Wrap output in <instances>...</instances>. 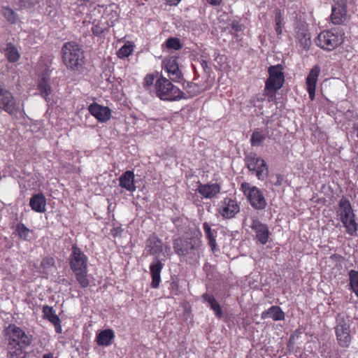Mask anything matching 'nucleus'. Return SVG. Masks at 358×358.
<instances>
[{"label": "nucleus", "instance_id": "obj_19", "mask_svg": "<svg viewBox=\"0 0 358 358\" xmlns=\"http://www.w3.org/2000/svg\"><path fill=\"white\" fill-rule=\"evenodd\" d=\"M320 72V67L318 66H315L310 70L306 78L307 90L309 94V97L312 101L315 99V87Z\"/></svg>", "mask_w": 358, "mask_h": 358}, {"label": "nucleus", "instance_id": "obj_58", "mask_svg": "<svg viewBox=\"0 0 358 358\" xmlns=\"http://www.w3.org/2000/svg\"><path fill=\"white\" fill-rule=\"evenodd\" d=\"M357 169H358V165H357Z\"/></svg>", "mask_w": 358, "mask_h": 358}, {"label": "nucleus", "instance_id": "obj_39", "mask_svg": "<svg viewBox=\"0 0 358 358\" xmlns=\"http://www.w3.org/2000/svg\"><path fill=\"white\" fill-rule=\"evenodd\" d=\"M166 47L173 50H179L182 48L180 40L177 38H170L166 42Z\"/></svg>", "mask_w": 358, "mask_h": 358}, {"label": "nucleus", "instance_id": "obj_49", "mask_svg": "<svg viewBox=\"0 0 358 358\" xmlns=\"http://www.w3.org/2000/svg\"><path fill=\"white\" fill-rule=\"evenodd\" d=\"M210 4L213 6L220 5L222 0H206Z\"/></svg>", "mask_w": 358, "mask_h": 358}, {"label": "nucleus", "instance_id": "obj_26", "mask_svg": "<svg viewBox=\"0 0 358 358\" xmlns=\"http://www.w3.org/2000/svg\"><path fill=\"white\" fill-rule=\"evenodd\" d=\"M115 335L112 329H108L101 331L96 336V343L99 345L108 346Z\"/></svg>", "mask_w": 358, "mask_h": 358}, {"label": "nucleus", "instance_id": "obj_21", "mask_svg": "<svg viewBox=\"0 0 358 358\" xmlns=\"http://www.w3.org/2000/svg\"><path fill=\"white\" fill-rule=\"evenodd\" d=\"M220 186L217 183L203 185L199 182L197 191L206 199H212L220 192Z\"/></svg>", "mask_w": 358, "mask_h": 358}, {"label": "nucleus", "instance_id": "obj_44", "mask_svg": "<svg viewBox=\"0 0 358 358\" xmlns=\"http://www.w3.org/2000/svg\"><path fill=\"white\" fill-rule=\"evenodd\" d=\"M252 187L248 182H243L241 184V189L243 190L245 195L248 196V193H250V190H252Z\"/></svg>", "mask_w": 358, "mask_h": 358}, {"label": "nucleus", "instance_id": "obj_55", "mask_svg": "<svg viewBox=\"0 0 358 358\" xmlns=\"http://www.w3.org/2000/svg\"><path fill=\"white\" fill-rule=\"evenodd\" d=\"M276 185H280V178H278V182L275 183Z\"/></svg>", "mask_w": 358, "mask_h": 358}, {"label": "nucleus", "instance_id": "obj_43", "mask_svg": "<svg viewBox=\"0 0 358 358\" xmlns=\"http://www.w3.org/2000/svg\"><path fill=\"white\" fill-rule=\"evenodd\" d=\"M203 230L206 234L208 239L214 237L212 230L210 229V227L208 222L203 223Z\"/></svg>", "mask_w": 358, "mask_h": 358}, {"label": "nucleus", "instance_id": "obj_57", "mask_svg": "<svg viewBox=\"0 0 358 358\" xmlns=\"http://www.w3.org/2000/svg\"><path fill=\"white\" fill-rule=\"evenodd\" d=\"M290 343H291V338H289V340L287 341V346H289Z\"/></svg>", "mask_w": 358, "mask_h": 358}, {"label": "nucleus", "instance_id": "obj_3", "mask_svg": "<svg viewBox=\"0 0 358 358\" xmlns=\"http://www.w3.org/2000/svg\"><path fill=\"white\" fill-rule=\"evenodd\" d=\"M157 96L162 100L174 101L188 96L184 92L174 86L166 78L161 76L155 83Z\"/></svg>", "mask_w": 358, "mask_h": 358}, {"label": "nucleus", "instance_id": "obj_30", "mask_svg": "<svg viewBox=\"0 0 358 358\" xmlns=\"http://www.w3.org/2000/svg\"><path fill=\"white\" fill-rule=\"evenodd\" d=\"M348 234L355 235L357 229V224L355 222V217H349L341 220Z\"/></svg>", "mask_w": 358, "mask_h": 358}, {"label": "nucleus", "instance_id": "obj_4", "mask_svg": "<svg viewBox=\"0 0 358 358\" xmlns=\"http://www.w3.org/2000/svg\"><path fill=\"white\" fill-rule=\"evenodd\" d=\"M268 78L265 83V94L273 97L284 83L285 76L280 64L271 66L268 70Z\"/></svg>", "mask_w": 358, "mask_h": 358}, {"label": "nucleus", "instance_id": "obj_33", "mask_svg": "<svg viewBox=\"0 0 358 358\" xmlns=\"http://www.w3.org/2000/svg\"><path fill=\"white\" fill-rule=\"evenodd\" d=\"M73 273L76 275V280H77L78 282L82 287L85 288V287H87L89 286L90 281H89V280L87 278V269L85 270V271L73 272Z\"/></svg>", "mask_w": 358, "mask_h": 358}, {"label": "nucleus", "instance_id": "obj_53", "mask_svg": "<svg viewBox=\"0 0 358 358\" xmlns=\"http://www.w3.org/2000/svg\"><path fill=\"white\" fill-rule=\"evenodd\" d=\"M275 30L278 34H280L282 32L281 26H276Z\"/></svg>", "mask_w": 358, "mask_h": 358}, {"label": "nucleus", "instance_id": "obj_42", "mask_svg": "<svg viewBox=\"0 0 358 358\" xmlns=\"http://www.w3.org/2000/svg\"><path fill=\"white\" fill-rule=\"evenodd\" d=\"M3 15L8 20V21L14 22L15 20L13 10L9 8H4Z\"/></svg>", "mask_w": 358, "mask_h": 358}, {"label": "nucleus", "instance_id": "obj_34", "mask_svg": "<svg viewBox=\"0 0 358 358\" xmlns=\"http://www.w3.org/2000/svg\"><path fill=\"white\" fill-rule=\"evenodd\" d=\"M349 276L350 287L357 296H358V271L351 270L349 273Z\"/></svg>", "mask_w": 358, "mask_h": 358}, {"label": "nucleus", "instance_id": "obj_48", "mask_svg": "<svg viewBox=\"0 0 358 358\" xmlns=\"http://www.w3.org/2000/svg\"><path fill=\"white\" fill-rule=\"evenodd\" d=\"M208 241H209V244H210V247H211V248H212V249L213 250V249H214V248H215V245H216V241H215V237H213V238H209V239H208Z\"/></svg>", "mask_w": 358, "mask_h": 358}, {"label": "nucleus", "instance_id": "obj_35", "mask_svg": "<svg viewBox=\"0 0 358 358\" xmlns=\"http://www.w3.org/2000/svg\"><path fill=\"white\" fill-rule=\"evenodd\" d=\"M266 136L258 130L255 131L251 136V144L253 146H259L265 140Z\"/></svg>", "mask_w": 358, "mask_h": 358}, {"label": "nucleus", "instance_id": "obj_25", "mask_svg": "<svg viewBox=\"0 0 358 358\" xmlns=\"http://www.w3.org/2000/svg\"><path fill=\"white\" fill-rule=\"evenodd\" d=\"M336 332H350L349 317L343 313H338L336 317Z\"/></svg>", "mask_w": 358, "mask_h": 358}, {"label": "nucleus", "instance_id": "obj_5", "mask_svg": "<svg viewBox=\"0 0 358 358\" xmlns=\"http://www.w3.org/2000/svg\"><path fill=\"white\" fill-rule=\"evenodd\" d=\"M296 48L302 55L309 50L312 42L310 34L307 29V24L304 20H300L294 24Z\"/></svg>", "mask_w": 358, "mask_h": 358}, {"label": "nucleus", "instance_id": "obj_17", "mask_svg": "<svg viewBox=\"0 0 358 358\" xmlns=\"http://www.w3.org/2000/svg\"><path fill=\"white\" fill-rule=\"evenodd\" d=\"M145 251L147 255H156L162 252V241L155 235L150 236L145 241Z\"/></svg>", "mask_w": 358, "mask_h": 358}, {"label": "nucleus", "instance_id": "obj_15", "mask_svg": "<svg viewBox=\"0 0 358 358\" xmlns=\"http://www.w3.org/2000/svg\"><path fill=\"white\" fill-rule=\"evenodd\" d=\"M88 110L90 113L101 122H106L110 120L111 116V110L109 108L102 106L96 103H92L89 106Z\"/></svg>", "mask_w": 358, "mask_h": 358}, {"label": "nucleus", "instance_id": "obj_36", "mask_svg": "<svg viewBox=\"0 0 358 358\" xmlns=\"http://www.w3.org/2000/svg\"><path fill=\"white\" fill-rule=\"evenodd\" d=\"M185 89L186 90L187 94H189L188 96L193 97L194 96H196L201 92V87L193 83H187V85L185 86Z\"/></svg>", "mask_w": 358, "mask_h": 358}, {"label": "nucleus", "instance_id": "obj_20", "mask_svg": "<svg viewBox=\"0 0 358 358\" xmlns=\"http://www.w3.org/2000/svg\"><path fill=\"white\" fill-rule=\"evenodd\" d=\"M134 178L135 175L132 171H127L119 178V185L130 192H134L136 189Z\"/></svg>", "mask_w": 358, "mask_h": 358}, {"label": "nucleus", "instance_id": "obj_11", "mask_svg": "<svg viewBox=\"0 0 358 358\" xmlns=\"http://www.w3.org/2000/svg\"><path fill=\"white\" fill-rule=\"evenodd\" d=\"M347 18L346 0H334L331 20L334 24H341Z\"/></svg>", "mask_w": 358, "mask_h": 358}, {"label": "nucleus", "instance_id": "obj_10", "mask_svg": "<svg viewBox=\"0 0 358 358\" xmlns=\"http://www.w3.org/2000/svg\"><path fill=\"white\" fill-rule=\"evenodd\" d=\"M72 252L69 257L70 267L73 272L87 270V257L76 245H73Z\"/></svg>", "mask_w": 358, "mask_h": 358}, {"label": "nucleus", "instance_id": "obj_46", "mask_svg": "<svg viewBox=\"0 0 358 358\" xmlns=\"http://www.w3.org/2000/svg\"><path fill=\"white\" fill-rule=\"evenodd\" d=\"M231 27L235 31H241L242 30V25L238 21H233Z\"/></svg>", "mask_w": 358, "mask_h": 358}, {"label": "nucleus", "instance_id": "obj_31", "mask_svg": "<svg viewBox=\"0 0 358 358\" xmlns=\"http://www.w3.org/2000/svg\"><path fill=\"white\" fill-rule=\"evenodd\" d=\"M43 313L45 318L48 319L52 324L60 322L59 317L55 314L52 307L45 306L43 308Z\"/></svg>", "mask_w": 358, "mask_h": 358}, {"label": "nucleus", "instance_id": "obj_14", "mask_svg": "<svg viewBox=\"0 0 358 358\" xmlns=\"http://www.w3.org/2000/svg\"><path fill=\"white\" fill-rule=\"evenodd\" d=\"M248 199L251 206L257 210H263L266 206V201L262 191L255 186L248 193Z\"/></svg>", "mask_w": 358, "mask_h": 358}, {"label": "nucleus", "instance_id": "obj_24", "mask_svg": "<svg viewBox=\"0 0 358 358\" xmlns=\"http://www.w3.org/2000/svg\"><path fill=\"white\" fill-rule=\"evenodd\" d=\"M37 87L41 96H43L47 101H49L50 99L49 96L52 92L50 79L46 77H42L41 79H39Z\"/></svg>", "mask_w": 358, "mask_h": 358}, {"label": "nucleus", "instance_id": "obj_38", "mask_svg": "<svg viewBox=\"0 0 358 358\" xmlns=\"http://www.w3.org/2000/svg\"><path fill=\"white\" fill-rule=\"evenodd\" d=\"M133 52V46L131 45L124 44L117 52L120 58H124L129 56Z\"/></svg>", "mask_w": 358, "mask_h": 358}, {"label": "nucleus", "instance_id": "obj_23", "mask_svg": "<svg viewBox=\"0 0 358 358\" xmlns=\"http://www.w3.org/2000/svg\"><path fill=\"white\" fill-rule=\"evenodd\" d=\"M339 210L338 211L341 220L349 217H355L350 201L343 196L338 203Z\"/></svg>", "mask_w": 358, "mask_h": 358}, {"label": "nucleus", "instance_id": "obj_41", "mask_svg": "<svg viewBox=\"0 0 358 358\" xmlns=\"http://www.w3.org/2000/svg\"><path fill=\"white\" fill-rule=\"evenodd\" d=\"M105 28L100 25V24H94L92 27V32L93 35L98 36L103 33Z\"/></svg>", "mask_w": 358, "mask_h": 358}, {"label": "nucleus", "instance_id": "obj_13", "mask_svg": "<svg viewBox=\"0 0 358 358\" xmlns=\"http://www.w3.org/2000/svg\"><path fill=\"white\" fill-rule=\"evenodd\" d=\"M163 66L165 70L167 71L170 79L173 82H178L182 77V72L179 69L177 59L171 57L166 58L163 61Z\"/></svg>", "mask_w": 358, "mask_h": 358}, {"label": "nucleus", "instance_id": "obj_12", "mask_svg": "<svg viewBox=\"0 0 358 358\" xmlns=\"http://www.w3.org/2000/svg\"><path fill=\"white\" fill-rule=\"evenodd\" d=\"M240 211V207L236 201L231 198H225L220 207L219 213L227 219L234 217Z\"/></svg>", "mask_w": 358, "mask_h": 358}, {"label": "nucleus", "instance_id": "obj_54", "mask_svg": "<svg viewBox=\"0 0 358 358\" xmlns=\"http://www.w3.org/2000/svg\"><path fill=\"white\" fill-rule=\"evenodd\" d=\"M43 358H53V355L51 353L49 354H45L43 357Z\"/></svg>", "mask_w": 358, "mask_h": 358}, {"label": "nucleus", "instance_id": "obj_32", "mask_svg": "<svg viewBox=\"0 0 358 358\" xmlns=\"http://www.w3.org/2000/svg\"><path fill=\"white\" fill-rule=\"evenodd\" d=\"M350 332H336V338L340 346L347 348L351 342Z\"/></svg>", "mask_w": 358, "mask_h": 358}, {"label": "nucleus", "instance_id": "obj_29", "mask_svg": "<svg viewBox=\"0 0 358 358\" xmlns=\"http://www.w3.org/2000/svg\"><path fill=\"white\" fill-rule=\"evenodd\" d=\"M203 299L210 304V306L215 312V315L217 317L221 318L222 317V308L215 297L213 295L206 293L203 295Z\"/></svg>", "mask_w": 358, "mask_h": 358}, {"label": "nucleus", "instance_id": "obj_47", "mask_svg": "<svg viewBox=\"0 0 358 358\" xmlns=\"http://www.w3.org/2000/svg\"><path fill=\"white\" fill-rule=\"evenodd\" d=\"M53 324L55 327L56 332L60 334L62 332V327L60 324V322H58L57 323H54Z\"/></svg>", "mask_w": 358, "mask_h": 358}, {"label": "nucleus", "instance_id": "obj_22", "mask_svg": "<svg viewBox=\"0 0 358 358\" xmlns=\"http://www.w3.org/2000/svg\"><path fill=\"white\" fill-rule=\"evenodd\" d=\"M31 209L38 213L45 211L46 199L43 194L39 193L31 196L29 201Z\"/></svg>", "mask_w": 358, "mask_h": 358}, {"label": "nucleus", "instance_id": "obj_56", "mask_svg": "<svg viewBox=\"0 0 358 358\" xmlns=\"http://www.w3.org/2000/svg\"><path fill=\"white\" fill-rule=\"evenodd\" d=\"M171 286H172V287L173 288V287H174V286H176V284L175 282H172V283H171Z\"/></svg>", "mask_w": 358, "mask_h": 358}, {"label": "nucleus", "instance_id": "obj_7", "mask_svg": "<svg viewBox=\"0 0 358 358\" xmlns=\"http://www.w3.org/2000/svg\"><path fill=\"white\" fill-rule=\"evenodd\" d=\"M199 241L196 238H177L173 243V249L178 255H198Z\"/></svg>", "mask_w": 358, "mask_h": 358}, {"label": "nucleus", "instance_id": "obj_52", "mask_svg": "<svg viewBox=\"0 0 358 358\" xmlns=\"http://www.w3.org/2000/svg\"><path fill=\"white\" fill-rule=\"evenodd\" d=\"M275 21L276 26H280V24H281L280 15H278V13L276 14Z\"/></svg>", "mask_w": 358, "mask_h": 358}, {"label": "nucleus", "instance_id": "obj_18", "mask_svg": "<svg viewBox=\"0 0 358 358\" xmlns=\"http://www.w3.org/2000/svg\"><path fill=\"white\" fill-rule=\"evenodd\" d=\"M164 264L157 257H155L152 262L150 265V271L152 277L151 287L157 288L159 285L161 278L160 273L163 268Z\"/></svg>", "mask_w": 358, "mask_h": 358}, {"label": "nucleus", "instance_id": "obj_16", "mask_svg": "<svg viewBox=\"0 0 358 358\" xmlns=\"http://www.w3.org/2000/svg\"><path fill=\"white\" fill-rule=\"evenodd\" d=\"M250 227L255 232L257 241L263 245L266 244L269 236L268 227L255 219H252Z\"/></svg>", "mask_w": 358, "mask_h": 358}, {"label": "nucleus", "instance_id": "obj_8", "mask_svg": "<svg viewBox=\"0 0 358 358\" xmlns=\"http://www.w3.org/2000/svg\"><path fill=\"white\" fill-rule=\"evenodd\" d=\"M245 164L250 171L255 173L259 180H263L268 174L266 162L255 153H250L245 157Z\"/></svg>", "mask_w": 358, "mask_h": 358}, {"label": "nucleus", "instance_id": "obj_6", "mask_svg": "<svg viewBox=\"0 0 358 358\" xmlns=\"http://www.w3.org/2000/svg\"><path fill=\"white\" fill-rule=\"evenodd\" d=\"M343 34L341 31H323L317 38L316 44L327 50H333L343 42Z\"/></svg>", "mask_w": 358, "mask_h": 358}, {"label": "nucleus", "instance_id": "obj_50", "mask_svg": "<svg viewBox=\"0 0 358 358\" xmlns=\"http://www.w3.org/2000/svg\"><path fill=\"white\" fill-rule=\"evenodd\" d=\"M121 232V229L120 228H114L113 230H112V235L113 236H118Z\"/></svg>", "mask_w": 358, "mask_h": 358}, {"label": "nucleus", "instance_id": "obj_28", "mask_svg": "<svg viewBox=\"0 0 358 358\" xmlns=\"http://www.w3.org/2000/svg\"><path fill=\"white\" fill-rule=\"evenodd\" d=\"M5 55L10 62H16L20 59V55L17 48L11 43H7L4 48Z\"/></svg>", "mask_w": 358, "mask_h": 358}, {"label": "nucleus", "instance_id": "obj_2", "mask_svg": "<svg viewBox=\"0 0 358 358\" xmlns=\"http://www.w3.org/2000/svg\"><path fill=\"white\" fill-rule=\"evenodd\" d=\"M62 59L68 69L77 70L84 64V51L76 42L65 43L62 48Z\"/></svg>", "mask_w": 358, "mask_h": 358}, {"label": "nucleus", "instance_id": "obj_45", "mask_svg": "<svg viewBox=\"0 0 358 358\" xmlns=\"http://www.w3.org/2000/svg\"><path fill=\"white\" fill-rule=\"evenodd\" d=\"M154 76L151 74H148L144 78V84L147 86H150L153 84Z\"/></svg>", "mask_w": 358, "mask_h": 358}, {"label": "nucleus", "instance_id": "obj_27", "mask_svg": "<svg viewBox=\"0 0 358 358\" xmlns=\"http://www.w3.org/2000/svg\"><path fill=\"white\" fill-rule=\"evenodd\" d=\"M261 317L263 320L266 318H272L274 320H281L284 318V313L276 306H273L267 310L262 313Z\"/></svg>", "mask_w": 358, "mask_h": 358}, {"label": "nucleus", "instance_id": "obj_9", "mask_svg": "<svg viewBox=\"0 0 358 358\" xmlns=\"http://www.w3.org/2000/svg\"><path fill=\"white\" fill-rule=\"evenodd\" d=\"M0 108L10 115H15L19 110L13 94L1 85H0Z\"/></svg>", "mask_w": 358, "mask_h": 358}, {"label": "nucleus", "instance_id": "obj_37", "mask_svg": "<svg viewBox=\"0 0 358 358\" xmlns=\"http://www.w3.org/2000/svg\"><path fill=\"white\" fill-rule=\"evenodd\" d=\"M16 231L21 238L26 240L31 231L24 224L19 223L16 226Z\"/></svg>", "mask_w": 358, "mask_h": 358}, {"label": "nucleus", "instance_id": "obj_51", "mask_svg": "<svg viewBox=\"0 0 358 358\" xmlns=\"http://www.w3.org/2000/svg\"><path fill=\"white\" fill-rule=\"evenodd\" d=\"M180 0H166L168 4L171 6H176Z\"/></svg>", "mask_w": 358, "mask_h": 358}, {"label": "nucleus", "instance_id": "obj_40", "mask_svg": "<svg viewBox=\"0 0 358 358\" xmlns=\"http://www.w3.org/2000/svg\"><path fill=\"white\" fill-rule=\"evenodd\" d=\"M55 264V260L52 257H45L41 263V266L43 268H49L50 267L54 266Z\"/></svg>", "mask_w": 358, "mask_h": 358}, {"label": "nucleus", "instance_id": "obj_1", "mask_svg": "<svg viewBox=\"0 0 358 358\" xmlns=\"http://www.w3.org/2000/svg\"><path fill=\"white\" fill-rule=\"evenodd\" d=\"M3 343L8 350V358H24V348L31 343L32 336L27 334L20 327L9 324L3 330Z\"/></svg>", "mask_w": 358, "mask_h": 358}]
</instances>
